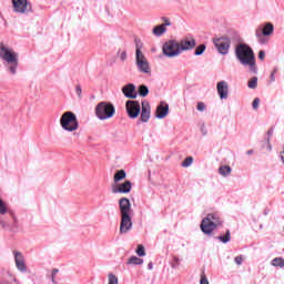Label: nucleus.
Returning <instances> with one entry per match:
<instances>
[{"label":"nucleus","instance_id":"41","mask_svg":"<svg viewBox=\"0 0 284 284\" xmlns=\"http://www.w3.org/2000/svg\"><path fill=\"white\" fill-rule=\"evenodd\" d=\"M75 94H78L79 99H81L82 89H81V85H80V84H78V85L75 87Z\"/></svg>","mask_w":284,"mask_h":284},{"label":"nucleus","instance_id":"25","mask_svg":"<svg viewBox=\"0 0 284 284\" xmlns=\"http://www.w3.org/2000/svg\"><path fill=\"white\" fill-rule=\"evenodd\" d=\"M129 265H143V258L138 256H131L128 261Z\"/></svg>","mask_w":284,"mask_h":284},{"label":"nucleus","instance_id":"18","mask_svg":"<svg viewBox=\"0 0 284 284\" xmlns=\"http://www.w3.org/2000/svg\"><path fill=\"white\" fill-rule=\"evenodd\" d=\"M168 114H170V105L168 103L161 102L155 111L156 119H165Z\"/></svg>","mask_w":284,"mask_h":284},{"label":"nucleus","instance_id":"32","mask_svg":"<svg viewBox=\"0 0 284 284\" xmlns=\"http://www.w3.org/2000/svg\"><path fill=\"white\" fill-rule=\"evenodd\" d=\"M3 214H8V206L6 205V202H3V200L0 197V215L3 216Z\"/></svg>","mask_w":284,"mask_h":284},{"label":"nucleus","instance_id":"9","mask_svg":"<svg viewBox=\"0 0 284 284\" xmlns=\"http://www.w3.org/2000/svg\"><path fill=\"white\" fill-rule=\"evenodd\" d=\"M135 65L142 74H151L152 69L150 68V62L148 58L141 52V49L136 48L135 50Z\"/></svg>","mask_w":284,"mask_h":284},{"label":"nucleus","instance_id":"15","mask_svg":"<svg viewBox=\"0 0 284 284\" xmlns=\"http://www.w3.org/2000/svg\"><path fill=\"white\" fill-rule=\"evenodd\" d=\"M113 194H130L132 192V182L125 181L123 183L116 184L112 187Z\"/></svg>","mask_w":284,"mask_h":284},{"label":"nucleus","instance_id":"49","mask_svg":"<svg viewBox=\"0 0 284 284\" xmlns=\"http://www.w3.org/2000/svg\"><path fill=\"white\" fill-rule=\"evenodd\" d=\"M0 224L2 225V227H6V222H3L2 220H0Z\"/></svg>","mask_w":284,"mask_h":284},{"label":"nucleus","instance_id":"48","mask_svg":"<svg viewBox=\"0 0 284 284\" xmlns=\"http://www.w3.org/2000/svg\"><path fill=\"white\" fill-rule=\"evenodd\" d=\"M266 143H267L268 151L272 152V144L270 142H266Z\"/></svg>","mask_w":284,"mask_h":284},{"label":"nucleus","instance_id":"14","mask_svg":"<svg viewBox=\"0 0 284 284\" xmlns=\"http://www.w3.org/2000/svg\"><path fill=\"white\" fill-rule=\"evenodd\" d=\"M119 210H120V216L132 214L133 211H132V203H130V199L128 197L120 199Z\"/></svg>","mask_w":284,"mask_h":284},{"label":"nucleus","instance_id":"11","mask_svg":"<svg viewBox=\"0 0 284 284\" xmlns=\"http://www.w3.org/2000/svg\"><path fill=\"white\" fill-rule=\"evenodd\" d=\"M213 43H214L217 52H220V54L225 55L230 52V47L232 45V40H230V38H227V37H222V38L214 39Z\"/></svg>","mask_w":284,"mask_h":284},{"label":"nucleus","instance_id":"40","mask_svg":"<svg viewBox=\"0 0 284 284\" xmlns=\"http://www.w3.org/2000/svg\"><path fill=\"white\" fill-rule=\"evenodd\" d=\"M236 265H243V256L239 255L234 258Z\"/></svg>","mask_w":284,"mask_h":284},{"label":"nucleus","instance_id":"37","mask_svg":"<svg viewBox=\"0 0 284 284\" xmlns=\"http://www.w3.org/2000/svg\"><path fill=\"white\" fill-rule=\"evenodd\" d=\"M274 134V129H270L267 131V138L265 139L266 143H270L272 141V135Z\"/></svg>","mask_w":284,"mask_h":284},{"label":"nucleus","instance_id":"12","mask_svg":"<svg viewBox=\"0 0 284 284\" xmlns=\"http://www.w3.org/2000/svg\"><path fill=\"white\" fill-rule=\"evenodd\" d=\"M13 257L18 272H21V274H26V272H28V265H26V256H23V253L19 251H13Z\"/></svg>","mask_w":284,"mask_h":284},{"label":"nucleus","instance_id":"46","mask_svg":"<svg viewBox=\"0 0 284 284\" xmlns=\"http://www.w3.org/2000/svg\"><path fill=\"white\" fill-rule=\"evenodd\" d=\"M148 270H154V264L152 262L148 264Z\"/></svg>","mask_w":284,"mask_h":284},{"label":"nucleus","instance_id":"39","mask_svg":"<svg viewBox=\"0 0 284 284\" xmlns=\"http://www.w3.org/2000/svg\"><path fill=\"white\" fill-rule=\"evenodd\" d=\"M200 284H210V281H207L205 273H202Z\"/></svg>","mask_w":284,"mask_h":284},{"label":"nucleus","instance_id":"21","mask_svg":"<svg viewBox=\"0 0 284 284\" xmlns=\"http://www.w3.org/2000/svg\"><path fill=\"white\" fill-rule=\"evenodd\" d=\"M125 176H128V173H125V170H119L118 172H115L113 176V181L114 183L119 184L120 181H123V179H125Z\"/></svg>","mask_w":284,"mask_h":284},{"label":"nucleus","instance_id":"28","mask_svg":"<svg viewBox=\"0 0 284 284\" xmlns=\"http://www.w3.org/2000/svg\"><path fill=\"white\" fill-rule=\"evenodd\" d=\"M139 94L140 97H145L146 94H150V89H148L146 85L142 84L139 87Z\"/></svg>","mask_w":284,"mask_h":284},{"label":"nucleus","instance_id":"43","mask_svg":"<svg viewBox=\"0 0 284 284\" xmlns=\"http://www.w3.org/2000/svg\"><path fill=\"white\" fill-rule=\"evenodd\" d=\"M125 59H128V53L125 51H123L121 54H120V60L121 61H125Z\"/></svg>","mask_w":284,"mask_h":284},{"label":"nucleus","instance_id":"13","mask_svg":"<svg viewBox=\"0 0 284 284\" xmlns=\"http://www.w3.org/2000/svg\"><path fill=\"white\" fill-rule=\"evenodd\" d=\"M120 234H128L132 230V214L120 215Z\"/></svg>","mask_w":284,"mask_h":284},{"label":"nucleus","instance_id":"36","mask_svg":"<svg viewBox=\"0 0 284 284\" xmlns=\"http://www.w3.org/2000/svg\"><path fill=\"white\" fill-rule=\"evenodd\" d=\"M173 261L175 262V264H172L171 267H172L173 270H176V267H179V265H181V258L174 256V257H173Z\"/></svg>","mask_w":284,"mask_h":284},{"label":"nucleus","instance_id":"23","mask_svg":"<svg viewBox=\"0 0 284 284\" xmlns=\"http://www.w3.org/2000/svg\"><path fill=\"white\" fill-rule=\"evenodd\" d=\"M217 241H221V243H230L232 241V233H230V230L226 231L225 235L217 236Z\"/></svg>","mask_w":284,"mask_h":284},{"label":"nucleus","instance_id":"45","mask_svg":"<svg viewBox=\"0 0 284 284\" xmlns=\"http://www.w3.org/2000/svg\"><path fill=\"white\" fill-rule=\"evenodd\" d=\"M162 26H164V28H166V26H172V22H170V20L165 19V22L162 23Z\"/></svg>","mask_w":284,"mask_h":284},{"label":"nucleus","instance_id":"7","mask_svg":"<svg viewBox=\"0 0 284 284\" xmlns=\"http://www.w3.org/2000/svg\"><path fill=\"white\" fill-rule=\"evenodd\" d=\"M274 34V24L266 22L264 26L260 24L255 28V37L261 45H266L270 39L266 37H272Z\"/></svg>","mask_w":284,"mask_h":284},{"label":"nucleus","instance_id":"27","mask_svg":"<svg viewBox=\"0 0 284 284\" xmlns=\"http://www.w3.org/2000/svg\"><path fill=\"white\" fill-rule=\"evenodd\" d=\"M257 85H258V78L253 77V78L248 81V88H250L251 90H256Z\"/></svg>","mask_w":284,"mask_h":284},{"label":"nucleus","instance_id":"38","mask_svg":"<svg viewBox=\"0 0 284 284\" xmlns=\"http://www.w3.org/2000/svg\"><path fill=\"white\" fill-rule=\"evenodd\" d=\"M260 103H261V100L258 98H255L252 103L253 110H258Z\"/></svg>","mask_w":284,"mask_h":284},{"label":"nucleus","instance_id":"1","mask_svg":"<svg viewBox=\"0 0 284 284\" xmlns=\"http://www.w3.org/2000/svg\"><path fill=\"white\" fill-rule=\"evenodd\" d=\"M126 113L129 119H138L140 114L138 125H141V123H148V121H150V116H152V109L150 106V102L145 100L142 101L141 104L139 101L129 100L126 101Z\"/></svg>","mask_w":284,"mask_h":284},{"label":"nucleus","instance_id":"3","mask_svg":"<svg viewBox=\"0 0 284 284\" xmlns=\"http://www.w3.org/2000/svg\"><path fill=\"white\" fill-rule=\"evenodd\" d=\"M0 59L3 60V63L7 68V72L12 74H17V70H19V55L14 50L10 49L6 44H0Z\"/></svg>","mask_w":284,"mask_h":284},{"label":"nucleus","instance_id":"50","mask_svg":"<svg viewBox=\"0 0 284 284\" xmlns=\"http://www.w3.org/2000/svg\"><path fill=\"white\" fill-rule=\"evenodd\" d=\"M246 154H254V151H253V150H248V151L246 152Z\"/></svg>","mask_w":284,"mask_h":284},{"label":"nucleus","instance_id":"22","mask_svg":"<svg viewBox=\"0 0 284 284\" xmlns=\"http://www.w3.org/2000/svg\"><path fill=\"white\" fill-rule=\"evenodd\" d=\"M219 173L221 174V176H230V174H232V166L222 165L219 169Z\"/></svg>","mask_w":284,"mask_h":284},{"label":"nucleus","instance_id":"35","mask_svg":"<svg viewBox=\"0 0 284 284\" xmlns=\"http://www.w3.org/2000/svg\"><path fill=\"white\" fill-rule=\"evenodd\" d=\"M206 109H207V106L205 105L204 102H197L196 110L199 112H205Z\"/></svg>","mask_w":284,"mask_h":284},{"label":"nucleus","instance_id":"19","mask_svg":"<svg viewBox=\"0 0 284 284\" xmlns=\"http://www.w3.org/2000/svg\"><path fill=\"white\" fill-rule=\"evenodd\" d=\"M136 87L132 83H129L122 88V93L126 99H136Z\"/></svg>","mask_w":284,"mask_h":284},{"label":"nucleus","instance_id":"26","mask_svg":"<svg viewBox=\"0 0 284 284\" xmlns=\"http://www.w3.org/2000/svg\"><path fill=\"white\" fill-rule=\"evenodd\" d=\"M206 48L207 47L205 44L197 45L194 51L195 57H201V54H203V52H205Z\"/></svg>","mask_w":284,"mask_h":284},{"label":"nucleus","instance_id":"10","mask_svg":"<svg viewBox=\"0 0 284 284\" xmlns=\"http://www.w3.org/2000/svg\"><path fill=\"white\" fill-rule=\"evenodd\" d=\"M13 12L17 14H30L32 12V3L28 0H12Z\"/></svg>","mask_w":284,"mask_h":284},{"label":"nucleus","instance_id":"31","mask_svg":"<svg viewBox=\"0 0 284 284\" xmlns=\"http://www.w3.org/2000/svg\"><path fill=\"white\" fill-rule=\"evenodd\" d=\"M3 214H8V206L6 205V202H3V200L0 197V215L3 216Z\"/></svg>","mask_w":284,"mask_h":284},{"label":"nucleus","instance_id":"8","mask_svg":"<svg viewBox=\"0 0 284 284\" xmlns=\"http://www.w3.org/2000/svg\"><path fill=\"white\" fill-rule=\"evenodd\" d=\"M162 52L169 59H174V57H180L182 54L181 47L179 41L169 40L162 47Z\"/></svg>","mask_w":284,"mask_h":284},{"label":"nucleus","instance_id":"4","mask_svg":"<svg viewBox=\"0 0 284 284\" xmlns=\"http://www.w3.org/2000/svg\"><path fill=\"white\" fill-rule=\"evenodd\" d=\"M223 225V219L221 217V213L214 212L209 213L201 222L200 229L203 234L206 236H212L214 234V230H219Z\"/></svg>","mask_w":284,"mask_h":284},{"label":"nucleus","instance_id":"6","mask_svg":"<svg viewBox=\"0 0 284 284\" xmlns=\"http://www.w3.org/2000/svg\"><path fill=\"white\" fill-rule=\"evenodd\" d=\"M115 113L116 109L112 103L100 102L95 106V116H98L100 121H108V119H112Z\"/></svg>","mask_w":284,"mask_h":284},{"label":"nucleus","instance_id":"16","mask_svg":"<svg viewBox=\"0 0 284 284\" xmlns=\"http://www.w3.org/2000/svg\"><path fill=\"white\" fill-rule=\"evenodd\" d=\"M179 45L182 52H187L196 48V40L194 38L186 37L179 42Z\"/></svg>","mask_w":284,"mask_h":284},{"label":"nucleus","instance_id":"30","mask_svg":"<svg viewBox=\"0 0 284 284\" xmlns=\"http://www.w3.org/2000/svg\"><path fill=\"white\" fill-rule=\"evenodd\" d=\"M192 163H194V158L193 156H187L182 162V168H190V165H192Z\"/></svg>","mask_w":284,"mask_h":284},{"label":"nucleus","instance_id":"44","mask_svg":"<svg viewBox=\"0 0 284 284\" xmlns=\"http://www.w3.org/2000/svg\"><path fill=\"white\" fill-rule=\"evenodd\" d=\"M270 81H271V83H274V81H276V74L275 73H271Z\"/></svg>","mask_w":284,"mask_h":284},{"label":"nucleus","instance_id":"2","mask_svg":"<svg viewBox=\"0 0 284 284\" xmlns=\"http://www.w3.org/2000/svg\"><path fill=\"white\" fill-rule=\"evenodd\" d=\"M235 57L244 68H248L251 74H258V67H256V57L254 50L250 44L240 43L235 48Z\"/></svg>","mask_w":284,"mask_h":284},{"label":"nucleus","instance_id":"34","mask_svg":"<svg viewBox=\"0 0 284 284\" xmlns=\"http://www.w3.org/2000/svg\"><path fill=\"white\" fill-rule=\"evenodd\" d=\"M136 254L138 256H145V247L141 244L138 245Z\"/></svg>","mask_w":284,"mask_h":284},{"label":"nucleus","instance_id":"20","mask_svg":"<svg viewBox=\"0 0 284 284\" xmlns=\"http://www.w3.org/2000/svg\"><path fill=\"white\" fill-rule=\"evenodd\" d=\"M165 32H168V28H165V24L156 26L152 30L154 37H163Z\"/></svg>","mask_w":284,"mask_h":284},{"label":"nucleus","instance_id":"17","mask_svg":"<svg viewBox=\"0 0 284 284\" xmlns=\"http://www.w3.org/2000/svg\"><path fill=\"white\" fill-rule=\"evenodd\" d=\"M216 90L220 99L223 101L230 97V84L225 80L217 82Z\"/></svg>","mask_w":284,"mask_h":284},{"label":"nucleus","instance_id":"29","mask_svg":"<svg viewBox=\"0 0 284 284\" xmlns=\"http://www.w3.org/2000/svg\"><path fill=\"white\" fill-rule=\"evenodd\" d=\"M108 281V284H119V277H116V275L113 273H109Z\"/></svg>","mask_w":284,"mask_h":284},{"label":"nucleus","instance_id":"5","mask_svg":"<svg viewBox=\"0 0 284 284\" xmlns=\"http://www.w3.org/2000/svg\"><path fill=\"white\" fill-rule=\"evenodd\" d=\"M60 125L62 130H65V132H75V130H79V120L77 119V114L72 111L64 112L60 118Z\"/></svg>","mask_w":284,"mask_h":284},{"label":"nucleus","instance_id":"33","mask_svg":"<svg viewBox=\"0 0 284 284\" xmlns=\"http://www.w3.org/2000/svg\"><path fill=\"white\" fill-rule=\"evenodd\" d=\"M59 274V270L55 268L52 271V274H51V281L53 284H59V280H57V275Z\"/></svg>","mask_w":284,"mask_h":284},{"label":"nucleus","instance_id":"24","mask_svg":"<svg viewBox=\"0 0 284 284\" xmlns=\"http://www.w3.org/2000/svg\"><path fill=\"white\" fill-rule=\"evenodd\" d=\"M271 265L273 267H284V258L283 257H275L272 260Z\"/></svg>","mask_w":284,"mask_h":284},{"label":"nucleus","instance_id":"47","mask_svg":"<svg viewBox=\"0 0 284 284\" xmlns=\"http://www.w3.org/2000/svg\"><path fill=\"white\" fill-rule=\"evenodd\" d=\"M278 72V67H275L272 71V74H276Z\"/></svg>","mask_w":284,"mask_h":284},{"label":"nucleus","instance_id":"42","mask_svg":"<svg viewBox=\"0 0 284 284\" xmlns=\"http://www.w3.org/2000/svg\"><path fill=\"white\" fill-rule=\"evenodd\" d=\"M258 59H260V61H265V51L258 52Z\"/></svg>","mask_w":284,"mask_h":284}]
</instances>
